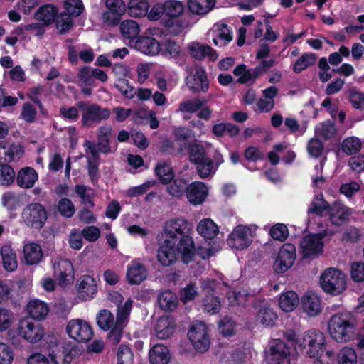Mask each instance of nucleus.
I'll return each mask as SVG.
<instances>
[{
  "instance_id": "nucleus-9",
  "label": "nucleus",
  "mask_w": 364,
  "mask_h": 364,
  "mask_svg": "<svg viewBox=\"0 0 364 364\" xmlns=\"http://www.w3.org/2000/svg\"><path fill=\"white\" fill-rule=\"evenodd\" d=\"M66 332L70 338L78 343H87L93 336L91 326L80 318L70 320L67 324Z\"/></svg>"
},
{
  "instance_id": "nucleus-52",
  "label": "nucleus",
  "mask_w": 364,
  "mask_h": 364,
  "mask_svg": "<svg viewBox=\"0 0 364 364\" xmlns=\"http://www.w3.org/2000/svg\"><path fill=\"white\" fill-rule=\"evenodd\" d=\"M72 17V16L65 13H61L60 15L58 14L54 22H55L56 28L59 34L67 33L73 28L74 22Z\"/></svg>"
},
{
  "instance_id": "nucleus-2",
  "label": "nucleus",
  "mask_w": 364,
  "mask_h": 364,
  "mask_svg": "<svg viewBox=\"0 0 364 364\" xmlns=\"http://www.w3.org/2000/svg\"><path fill=\"white\" fill-rule=\"evenodd\" d=\"M356 326V318L352 313L341 311L331 316L328 321V331L333 340L343 343L355 338Z\"/></svg>"
},
{
  "instance_id": "nucleus-61",
  "label": "nucleus",
  "mask_w": 364,
  "mask_h": 364,
  "mask_svg": "<svg viewBox=\"0 0 364 364\" xmlns=\"http://www.w3.org/2000/svg\"><path fill=\"white\" fill-rule=\"evenodd\" d=\"M194 164L196 165L197 172L201 178L208 177L213 171V160L208 156H205L204 160H201Z\"/></svg>"
},
{
  "instance_id": "nucleus-57",
  "label": "nucleus",
  "mask_w": 364,
  "mask_h": 364,
  "mask_svg": "<svg viewBox=\"0 0 364 364\" xmlns=\"http://www.w3.org/2000/svg\"><path fill=\"white\" fill-rule=\"evenodd\" d=\"M57 210L61 216L70 218L75 213V208L73 203L68 198H63L58 200Z\"/></svg>"
},
{
  "instance_id": "nucleus-50",
  "label": "nucleus",
  "mask_w": 364,
  "mask_h": 364,
  "mask_svg": "<svg viewBox=\"0 0 364 364\" xmlns=\"http://www.w3.org/2000/svg\"><path fill=\"white\" fill-rule=\"evenodd\" d=\"M82 354L80 346L73 342H65L63 346L62 356L64 361L69 363L73 358L79 357Z\"/></svg>"
},
{
  "instance_id": "nucleus-55",
  "label": "nucleus",
  "mask_w": 364,
  "mask_h": 364,
  "mask_svg": "<svg viewBox=\"0 0 364 364\" xmlns=\"http://www.w3.org/2000/svg\"><path fill=\"white\" fill-rule=\"evenodd\" d=\"M161 53L164 56L170 58H177L181 51V47L173 39H166L161 42Z\"/></svg>"
},
{
  "instance_id": "nucleus-5",
  "label": "nucleus",
  "mask_w": 364,
  "mask_h": 364,
  "mask_svg": "<svg viewBox=\"0 0 364 364\" xmlns=\"http://www.w3.org/2000/svg\"><path fill=\"white\" fill-rule=\"evenodd\" d=\"M183 247H180L176 243L170 242V240H164L161 244L157 253V259L164 267H170L178 259V255H181V260L184 264H188L194 260L196 252L192 251L190 260H186L183 258Z\"/></svg>"
},
{
  "instance_id": "nucleus-64",
  "label": "nucleus",
  "mask_w": 364,
  "mask_h": 364,
  "mask_svg": "<svg viewBox=\"0 0 364 364\" xmlns=\"http://www.w3.org/2000/svg\"><path fill=\"white\" fill-rule=\"evenodd\" d=\"M114 87L129 99H132L136 94L134 87L130 86L129 80L125 78H119L114 84Z\"/></svg>"
},
{
  "instance_id": "nucleus-16",
  "label": "nucleus",
  "mask_w": 364,
  "mask_h": 364,
  "mask_svg": "<svg viewBox=\"0 0 364 364\" xmlns=\"http://www.w3.org/2000/svg\"><path fill=\"white\" fill-rule=\"evenodd\" d=\"M186 85L193 93L203 92L208 91L210 81L204 68L198 66L193 75L188 76L186 79Z\"/></svg>"
},
{
  "instance_id": "nucleus-58",
  "label": "nucleus",
  "mask_w": 364,
  "mask_h": 364,
  "mask_svg": "<svg viewBox=\"0 0 364 364\" xmlns=\"http://www.w3.org/2000/svg\"><path fill=\"white\" fill-rule=\"evenodd\" d=\"M133 301L131 299H127L122 305L117 306L116 322L127 325L129 316L132 309Z\"/></svg>"
},
{
  "instance_id": "nucleus-12",
  "label": "nucleus",
  "mask_w": 364,
  "mask_h": 364,
  "mask_svg": "<svg viewBox=\"0 0 364 364\" xmlns=\"http://www.w3.org/2000/svg\"><path fill=\"white\" fill-rule=\"evenodd\" d=\"M252 307L256 311V320L263 326L272 327L278 318L277 314L265 299H255Z\"/></svg>"
},
{
  "instance_id": "nucleus-14",
  "label": "nucleus",
  "mask_w": 364,
  "mask_h": 364,
  "mask_svg": "<svg viewBox=\"0 0 364 364\" xmlns=\"http://www.w3.org/2000/svg\"><path fill=\"white\" fill-rule=\"evenodd\" d=\"M309 348L306 351L310 358L321 360L326 348V341L324 334L317 329L309 330Z\"/></svg>"
},
{
  "instance_id": "nucleus-31",
  "label": "nucleus",
  "mask_w": 364,
  "mask_h": 364,
  "mask_svg": "<svg viewBox=\"0 0 364 364\" xmlns=\"http://www.w3.org/2000/svg\"><path fill=\"white\" fill-rule=\"evenodd\" d=\"M112 133V128L109 125H103L97 131V146L99 151L105 154L111 152L109 138Z\"/></svg>"
},
{
  "instance_id": "nucleus-62",
  "label": "nucleus",
  "mask_w": 364,
  "mask_h": 364,
  "mask_svg": "<svg viewBox=\"0 0 364 364\" xmlns=\"http://www.w3.org/2000/svg\"><path fill=\"white\" fill-rule=\"evenodd\" d=\"M134 353L126 345H120L117 350V364H133Z\"/></svg>"
},
{
  "instance_id": "nucleus-22",
  "label": "nucleus",
  "mask_w": 364,
  "mask_h": 364,
  "mask_svg": "<svg viewBox=\"0 0 364 364\" xmlns=\"http://www.w3.org/2000/svg\"><path fill=\"white\" fill-rule=\"evenodd\" d=\"M186 196L191 204L196 205L202 204L208 196L205 183L201 181H194L190 183Z\"/></svg>"
},
{
  "instance_id": "nucleus-45",
  "label": "nucleus",
  "mask_w": 364,
  "mask_h": 364,
  "mask_svg": "<svg viewBox=\"0 0 364 364\" xmlns=\"http://www.w3.org/2000/svg\"><path fill=\"white\" fill-rule=\"evenodd\" d=\"M208 102L205 97L195 98L193 100L183 101L179 104L178 109L181 112L195 113Z\"/></svg>"
},
{
  "instance_id": "nucleus-35",
  "label": "nucleus",
  "mask_w": 364,
  "mask_h": 364,
  "mask_svg": "<svg viewBox=\"0 0 364 364\" xmlns=\"http://www.w3.org/2000/svg\"><path fill=\"white\" fill-rule=\"evenodd\" d=\"M2 264L5 270L14 272L17 269L18 262L15 251L9 245H4L0 250Z\"/></svg>"
},
{
  "instance_id": "nucleus-17",
  "label": "nucleus",
  "mask_w": 364,
  "mask_h": 364,
  "mask_svg": "<svg viewBox=\"0 0 364 364\" xmlns=\"http://www.w3.org/2000/svg\"><path fill=\"white\" fill-rule=\"evenodd\" d=\"M302 258L306 259L322 254L323 242L322 237L317 234L305 235L300 242Z\"/></svg>"
},
{
  "instance_id": "nucleus-10",
  "label": "nucleus",
  "mask_w": 364,
  "mask_h": 364,
  "mask_svg": "<svg viewBox=\"0 0 364 364\" xmlns=\"http://www.w3.org/2000/svg\"><path fill=\"white\" fill-rule=\"evenodd\" d=\"M296 247L291 243H284L279 248L273 268L276 273L282 274L290 269L296 259Z\"/></svg>"
},
{
  "instance_id": "nucleus-42",
  "label": "nucleus",
  "mask_w": 364,
  "mask_h": 364,
  "mask_svg": "<svg viewBox=\"0 0 364 364\" xmlns=\"http://www.w3.org/2000/svg\"><path fill=\"white\" fill-rule=\"evenodd\" d=\"M330 203L327 202L322 194L316 195L308 209V214L323 216L324 211H329Z\"/></svg>"
},
{
  "instance_id": "nucleus-48",
  "label": "nucleus",
  "mask_w": 364,
  "mask_h": 364,
  "mask_svg": "<svg viewBox=\"0 0 364 364\" xmlns=\"http://www.w3.org/2000/svg\"><path fill=\"white\" fill-rule=\"evenodd\" d=\"M232 40L230 28L226 23H222L218 28L216 37L213 38V43L217 46H226Z\"/></svg>"
},
{
  "instance_id": "nucleus-43",
  "label": "nucleus",
  "mask_w": 364,
  "mask_h": 364,
  "mask_svg": "<svg viewBox=\"0 0 364 364\" xmlns=\"http://www.w3.org/2000/svg\"><path fill=\"white\" fill-rule=\"evenodd\" d=\"M317 55L313 53H306L299 57L293 65V71L299 74L309 67L314 65L316 61Z\"/></svg>"
},
{
  "instance_id": "nucleus-49",
  "label": "nucleus",
  "mask_w": 364,
  "mask_h": 364,
  "mask_svg": "<svg viewBox=\"0 0 364 364\" xmlns=\"http://www.w3.org/2000/svg\"><path fill=\"white\" fill-rule=\"evenodd\" d=\"M186 148L188 149L189 159L193 164L198 163L207 156L204 146L195 141L188 143Z\"/></svg>"
},
{
  "instance_id": "nucleus-34",
  "label": "nucleus",
  "mask_w": 364,
  "mask_h": 364,
  "mask_svg": "<svg viewBox=\"0 0 364 364\" xmlns=\"http://www.w3.org/2000/svg\"><path fill=\"white\" fill-rule=\"evenodd\" d=\"M160 308L166 311H173L178 306V296L170 290L161 292L158 296Z\"/></svg>"
},
{
  "instance_id": "nucleus-59",
  "label": "nucleus",
  "mask_w": 364,
  "mask_h": 364,
  "mask_svg": "<svg viewBox=\"0 0 364 364\" xmlns=\"http://www.w3.org/2000/svg\"><path fill=\"white\" fill-rule=\"evenodd\" d=\"M269 234L273 240L284 242L289 237V232L285 224L277 223L270 228Z\"/></svg>"
},
{
  "instance_id": "nucleus-11",
  "label": "nucleus",
  "mask_w": 364,
  "mask_h": 364,
  "mask_svg": "<svg viewBox=\"0 0 364 364\" xmlns=\"http://www.w3.org/2000/svg\"><path fill=\"white\" fill-rule=\"evenodd\" d=\"M188 337L196 351L204 353L209 349L210 341L204 323L193 324L188 332Z\"/></svg>"
},
{
  "instance_id": "nucleus-60",
  "label": "nucleus",
  "mask_w": 364,
  "mask_h": 364,
  "mask_svg": "<svg viewBox=\"0 0 364 364\" xmlns=\"http://www.w3.org/2000/svg\"><path fill=\"white\" fill-rule=\"evenodd\" d=\"M16 178L13 168L6 164H3L0 166V183L3 186H9L14 183Z\"/></svg>"
},
{
  "instance_id": "nucleus-37",
  "label": "nucleus",
  "mask_w": 364,
  "mask_h": 364,
  "mask_svg": "<svg viewBox=\"0 0 364 364\" xmlns=\"http://www.w3.org/2000/svg\"><path fill=\"white\" fill-rule=\"evenodd\" d=\"M149 8L148 0H129L127 5L129 14L134 18L146 16Z\"/></svg>"
},
{
  "instance_id": "nucleus-28",
  "label": "nucleus",
  "mask_w": 364,
  "mask_h": 364,
  "mask_svg": "<svg viewBox=\"0 0 364 364\" xmlns=\"http://www.w3.org/2000/svg\"><path fill=\"white\" fill-rule=\"evenodd\" d=\"M149 358L151 364H168L171 355L167 346L163 344H156L151 348Z\"/></svg>"
},
{
  "instance_id": "nucleus-18",
  "label": "nucleus",
  "mask_w": 364,
  "mask_h": 364,
  "mask_svg": "<svg viewBox=\"0 0 364 364\" xmlns=\"http://www.w3.org/2000/svg\"><path fill=\"white\" fill-rule=\"evenodd\" d=\"M352 208L340 201H334L330 205L328 217L330 222L335 226L340 227L346 223L353 215Z\"/></svg>"
},
{
  "instance_id": "nucleus-8",
  "label": "nucleus",
  "mask_w": 364,
  "mask_h": 364,
  "mask_svg": "<svg viewBox=\"0 0 364 364\" xmlns=\"http://www.w3.org/2000/svg\"><path fill=\"white\" fill-rule=\"evenodd\" d=\"M291 348L280 339H273L269 344L268 364H290Z\"/></svg>"
},
{
  "instance_id": "nucleus-36",
  "label": "nucleus",
  "mask_w": 364,
  "mask_h": 364,
  "mask_svg": "<svg viewBox=\"0 0 364 364\" xmlns=\"http://www.w3.org/2000/svg\"><path fill=\"white\" fill-rule=\"evenodd\" d=\"M220 299L215 294V291L210 289L203 299V309L210 314H216L221 309Z\"/></svg>"
},
{
  "instance_id": "nucleus-46",
  "label": "nucleus",
  "mask_w": 364,
  "mask_h": 364,
  "mask_svg": "<svg viewBox=\"0 0 364 364\" xmlns=\"http://www.w3.org/2000/svg\"><path fill=\"white\" fill-rule=\"evenodd\" d=\"M338 364H357V353L353 348L344 347L336 355Z\"/></svg>"
},
{
  "instance_id": "nucleus-6",
  "label": "nucleus",
  "mask_w": 364,
  "mask_h": 364,
  "mask_svg": "<svg viewBox=\"0 0 364 364\" xmlns=\"http://www.w3.org/2000/svg\"><path fill=\"white\" fill-rule=\"evenodd\" d=\"M320 283L323 290L332 295H339L346 287L344 274L335 268L326 269L321 276Z\"/></svg>"
},
{
  "instance_id": "nucleus-38",
  "label": "nucleus",
  "mask_w": 364,
  "mask_h": 364,
  "mask_svg": "<svg viewBox=\"0 0 364 364\" xmlns=\"http://www.w3.org/2000/svg\"><path fill=\"white\" fill-rule=\"evenodd\" d=\"M216 0H188V9L198 15H203L210 12L214 7Z\"/></svg>"
},
{
  "instance_id": "nucleus-41",
  "label": "nucleus",
  "mask_w": 364,
  "mask_h": 364,
  "mask_svg": "<svg viewBox=\"0 0 364 364\" xmlns=\"http://www.w3.org/2000/svg\"><path fill=\"white\" fill-rule=\"evenodd\" d=\"M173 183L166 188L167 192L175 198H181L186 194L188 187V181L183 178H173Z\"/></svg>"
},
{
  "instance_id": "nucleus-3",
  "label": "nucleus",
  "mask_w": 364,
  "mask_h": 364,
  "mask_svg": "<svg viewBox=\"0 0 364 364\" xmlns=\"http://www.w3.org/2000/svg\"><path fill=\"white\" fill-rule=\"evenodd\" d=\"M81 112V127L83 128L93 127L102 121L107 120L111 115V110L107 107H102L96 103L80 100L76 102Z\"/></svg>"
},
{
  "instance_id": "nucleus-29",
  "label": "nucleus",
  "mask_w": 364,
  "mask_h": 364,
  "mask_svg": "<svg viewBox=\"0 0 364 364\" xmlns=\"http://www.w3.org/2000/svg\"><path fill=\"white\" fill-rule=\"evenodd\" d=\"M58 13V10L56 6L52 4H45L38 9L34 17L37 21L43 22L44 26H48L54 23Z\"/></svg>"
},
{
  "instance_id": "nucleus-15",
  "label": "nucleus",
  "mask_w": 364,
  "mask_h": 364,
  "mask_svg": "<svg viewBox=\"0 0 364 364\" xmlns=\"http://www.w3.org/2000/svg\"><path fill=\"white\" fill-rule=\"evenodd\" d=\"M228 244L231 248L237 250H243L247 248L252 243L250 229L246 226L240 225L236 226L228 238Z\"/></svg>"
},
{
  "instance_id": "nucleus-13",
  "label": "nucleus",
  "mask_w": 364,
  "mask_h": 364,
  "mask_svg": "<svg viewBox=\"0 0 364 364\" xmlns=\"http://www.w3.org/2000/svg\"><path fill=\"white\" fill-rule=\"evenodd\" d=\"M105 6L107 10L102 14L104 23L109 26H117L126 11L125 3L123 0H106Z\"/></svg>"
},
{
  "instance_id": "nucleus-44",
  "label": "nucleus",
  "mask_w": 364,
  "mask_h": 364,
  "mask_svg": "<svg viewBox=\"0 0 364 364\" xmlns=\"http://www.w3.org/2000/svg\"><path fill=\"white\" fill-rule=\"evenodd\" d=\"M119 28L122 36L128 40L135 38L140 31L138 23L134 20L122 21Z\"/></svg>"
},
{
  "instance_id": "nucleus-4",
  "label": "nucleus",
  "mask_w": 364,
  "mask_h": 364,
  "mask_svg": "<svg viewBox=\"0 0 364 364\" xmlns=\"http://www.w3.org/2000/svg\"><path fill=\"white\" fill-rule=\"evenodd\" d=\"M21 218L26 227L39 230L46 225L48 213L43 204L33 202L24 207L21 213Z\"/></svg>"
},
{
  "instance_id": "nucleus-54",
  "label": "nucleus",
  "mask_w": 364,
  "mask_h": 364,
  "mask_svg": "<svg viewBox=\"0 0 364 364\" xmlns=\"http://www.w3.org/2000/svg\"><path fill=\"white\" fill-rule=\"evenodd\" d=\"M361 147L360 140L355 136L348 137L341 144L342 151L348 156L357 154L360 151Z\"/></svg>"
},
{
  "instance_id": "nucleus-39",
  "label": "nucleus",
  "mask_w": 364,
  "mask_h": 364,
  "mask_svg": "<svg viewBox=\"0 0 364 364\" xmlns=\"http://www.w3.org/2000/svg\"><path fill=\"white\" fill-rule=\"evenodd\" d=\"M155 173L159 181L164 185L169 184L174 178L172 167L165 161L157 164L155 167Z\"/></svg>"
},
{
  "instance_id": "nucleus-25",
  "label": "nucleus",
  "mask_w": 364,
  "mask_h": 364,
  "mask_svg": "<svg viewBox=\"0 0 364 364\" xmlns=\"http://www.w3.org/2000/svg\"><path fill=\"white\" fill-rule=\"evenodd\" d=\"M301 304L304 311L310 316L318 315L322 310L321 299L314 294L304 295Z\"/></svg>"
},
{
  "instance_id": "nucleus-30",
  "label": "nucleus",
  "mask_w": 364,
  "mask_h": 364,
  "mask_svg": "<svg viewBox=\"0 0 364 364\" xmlns=\"http://www.w3.org/2000/svg\"><path fill=\"white\" fill-rule=\"evenodd\" d=\"M164 8V18H168L166 22V26H171L173 24V20L178 17L183 11V4L176 0H168L163 3Z\"/></svg>"
},
{
  "instance_id": "nucleus-20",
  "label": "nucleus",
  "mask_w": 364,
  "mask_h": 364,
  "mask_svg": "<svg viewBox=\"0 0 364 364\" xmlns=\"http://www.w3.org/2000/svg\"><path fill=\"white\" fill-rule=\"evenodd\" d=\"M74 268L69 259H63L54 266V275L58 280L60 286L65 287L73 282Z\"/></svg>"
},
{
  "instance_id": "nucleus-24",
  "label": "nucleus",
  "mask_w": 364,
  "mask_h": 364,
  "mask_svg": "<svg viewBox=\"0 0 364 364\" xmlns=\"http://www.w3.org/2000/svg\"><path fill=\"white\" fill-rule=\"evenodd\" d=\"M136 48L142 53L149 55H156L161 50V42L156 39L149 36H140L136 41Z\"/></svg>"
},
{
  "instance_id": "nucleus-40",
  "label": "nucleus",
  "mask_w": 364,
  "mask_h": 364,
  "mask_svg": "<svg viewBox=\"0 0 364 364\" xmlns=\"http://www.w3.org/2000/svg\"><path fill=\"white\" fill-rule=\"evenodd\" d=\"M299 304V296L293 291H287L280 296L279 305L280 308L286 312L293 311Z\"/></svg>"
},
{
  "instance_id": "nucleus-27",
  "label": "nucleus",
  "mask_w": 364,
  "mask_h": 364,
  "mask_svg": "<svg viewBox=\"0 0 364 364\" xmlns=\"http://www.w3.org/2000/svg\"><path fill=\"white\" fill-rule=\"evenodd\" d=\"M26 310L31 319L41 321L48 315L49 308L46 303L39 299H34L28 302L26 306Z\"/></svg>"
},
{
  "instance_id": "nucleus-1",
  "label": "nucleus",
  "mask_w": 364,
  "mask_h": 364,
  "mask_svg": "<svg viewBox=\"0 0 364 364\" xmlns=\"http://www.w3.org/2000/svg\"><path fill=\"white\" fill-rule=\"evenodd\" d=\"M187 220L182 218L171 219L166 222L162 236L165 240L183 247V258L190 260L192 251L196 252L195 243L188 234Z\"/></svg>"
},
{
  "instance_id": "nucleus-47",
  "label": "nucleus",
  "mask_w": 364,
  "mask_h": 364,
  "mask_svg": "<svg viewBox=\"0 0 364 364\" xmlns=\"http://www.w3.org/2000/svg\"><path fill=\"white\" fill-rule=\"evenodd\" d=\"M97 324L103 331H108L114 325V315L107 309L99 311L96 317Z\"/></svg>"
},
{
  "instance_id": "nucleus-21",
  "label": "nucleus",
  "mask_w": 364,
  "mask_h": 364,
  "mask_svg": "<svg viewBox=\"0 0 364 364\" xmlns=\"http://www.w3.org/2000/svg\"><path fill=\"white\" fill-rule=\"evenodd\" d=\"M147 269L145 265L134 259L127 266L126 277L129 284L136 285L144 282L147 277Z\"/></svg>"
},
{
  "instance_id": "nucleus-33",
  "label": "nucleus",
  "mask_w": 364,
  "mask_h": 364,
  "mask_svg": "<svg viewBox=\"0 0 364 364\" xmlns=\"http://www.w3.org/2000/svg\"><path fill=\"white\" fill-rule=\"evenodd\" d=\"M23 255L26 263L33 265L41 262L43 257L42 249L37 243H28L23 247Z\"/></svg>"
},
{
  "instance_id": "nucleus-56",
  "label": "nucleus",
  "mask_w": 364,
  "mask_h": 364,
  "mask_svg": "<svg viewBox=\"0 0 364 364\" xmlns=\"http://www.w3.org/2000/svg\"><path fill=\"white\" fill-rule=\"evenodd\" d=\"M63 7L65 9V14L73 17H78L85 11V7L82 0H65Z\"/></svg>"
},
{
  "instance_id": "nucleus-51",
  "label": "nucleus",
  "mask_w": 364,
  "mask_h": 364,
  "mask_svg": "<svg viewBox=\"0 0 364 364\" xmlns=\"http://www.w3.org/2000/svg\"><path fill=\"white\" fill-rule=\"evenodd\" d=\"M336 132L334 123L329 119L320 123L316 128V133L325 140L334 137Z\"/></svg>"
},
{
  "instance_id": "nucleus-53",
  "label": "nucleus",
  "mask_w": 364,
  "mask_h": 364,
  "mask_svg": "<svg viewBox=\"0 0 364 364\" xmlns=\"http://www.w3.org/2000/svg\"><path fill=\"white\" fill-rule=\"evenodd\" d=\"M175 327L168 322L167 319L161 318L156 325V336L159 339H167L173 334Z\"/></svg>"
},
{
  "instance_id": "nucleus-32",
  "label": "nucleus",
  "mask_w": 364,
  "mask_h": 364,
  "mask_svg": "<svg viewBox=\"0 0 364 364\" xmlns=\"http://www.w3.org/2000/svg\"><path fill=\"white\" fill-rule=\"evenodd\" d=\"M197 232L205 239L212 240L215 238L218 232L219 228L210 218L201 220L197 225Z\"/></svg>"
},
{
  "instance_id": "nucleus-19",
  "label": "nucleus",
  "mask_w": 364,
  "mask_h": 364,
  "mask_svg": "<svg viewBox=\"0 0 364 364\" xmlns=\"http://www.w3.org/2000/svg\"><path fill=\"white\" fill-rule=\"evenodd\" d=\"M76 288L79 298L83 301L94 299L97 294V284L95 279L89 274L81 276L77 282Z\"/></svg>"
},
{
  "instance_id": "nucleus-7",
  "label": "nucleus",
  "mask_w": 364,
  "mask_h": 364,
  "mask_svg": "<svg viewBox=\"0 0 364 364\" xmlns=\"http://www.w3.org/2000/svg\"><path fill=\"white\" fill-rule=\"evenodd\" d=\"M17 331L18 336L31 343L41 341L45 335L43 326L29 318L19 321Z\"/></svg>"
},
{
  "instance_id": "nucleus-63",
  "label": "nucleus",
  "mask_w": 364,
  "mask_h": 364,
  "mask_svg": "<svg viewBox=\"0 0 364 364\" xmlns=\"http://www.w3.org/2000/svg\"><path fill=\"white\" fill-rule=\"evenodd\" d=\"M20 199L14 192L6 191L3 193L1 203L9 210H14L19 205Z\"/></svg>"
},
{
  "instance_id": "nucleus-23",
  "label": "nucleus",
  "mask_w": 364,
  "mask_h": 364,
  "mask_svg": "<svg viewBox=\"0 0 364 364\" xmlns=\"http://www.w3.org/2000/svg\"><path fill=\"white\" fill-rule=\"evenodd\" d=\"M38 179L37 171L32 167L26 166L18 171L16 181L21 188L29 189L34 186Z\"/></svg>"
},
{
  "instance_id": "nucleus-26",
  "label": "nucleus",
  "mask_w": 364,
  "mask_h": 364,
  "mask_svg": "<svg viewBox=\"0 0 364 364\" xmlns=\"http://www.w3.org/2000/svg\"><path fill=\"white\" fill-rule=\"evenodd\" d=\"M190 55L196 60H202L206 57L214 60L217 58V55L213 49L208 45H203L198 42H193L188 46Z\"/></svg>"
}]
</instances>
